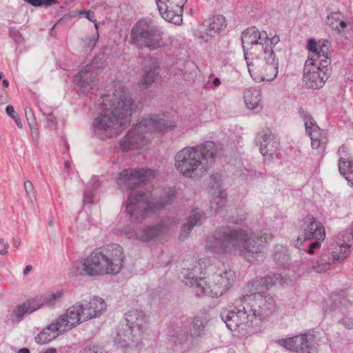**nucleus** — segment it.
Returning <instances> with one entry per match:
<instances>
[{
  "mask_svg": "<svg viewBox=\"0 0 353 353\" xmlns=\"http://www.w3.org/2000/svg\"><path fill=\"white\" fill-rule=\"evenodd\" d=\"M101 109L93 120L92 129L100 139H106L117 136L130 125L138 107L130 94L119 88L112 94L103 96Z\"/></svg>",
  "mask_w": 353,
  "mask_h": 353,
  "instance_id": "obj_1",
  "label": "nucleus"
},
{
  "mask_svg": "<svg viewBox=\"0 0 353 353\" xmlns=\"http://www.w3.org/2000/svg\"><path fill=\"white\" fill-rule=\"evenodd\" d=\"M271 233L261 231L256 236L247 230L230 227H221L207 236L205 247L216 254H240L261 252V244L256 238H264L265 241L272 239Z\"/></svg>",
  "mask_w": 353,
  "mask_h": 353,
  "instance_id": "obj_2",
  "label": "nucleus"
},
{
  "mask_svg": "<svg viewBox=\"0 0 353 353\" xmlns=\"http://www.w3.org/2000/svg\"><path fill=\"white\" fill-rule=\"evenodd\" d=\"M125 259L123 248L110 244L92 251L90 255L73 265L76 274L96 276L119 273Z\"/></svg>",
  "mask_w": 353,
  "mask_h": 353,
  "instance_id": "obj_3",
  "label": "nucleus"
},
{
  "mask_svg": "<svg viewBox=\"0 0 353 353\" xmlns=\"http://www.w3.org/2000/svg\"><path fill=\"white\" fill-rule=\"evenodd\" d=\"M212 141H207L196 147H185L175 155V167L185 177L193 178L205 174L216 154Z\"/></svg>",
  "mask_w": 353,
  "mask_h": 353,
  "instance_id": "obj_4",
  "label": "nucleus"
},
{
  "mask_svg": "<svg viewBox=\"0 0 353 353\" xmlns=\"http://www.w3.org/2000/svg\"><path fill=\"white\" fill-rule=\"evenodd\" d=\"M175 128L176 125L167 122L158 115H148L138 120L120 141V145L123 150L141 149L149 143L154 132H167Z\"/></svg>",
  "mask_w": 353,
  "mask_h": 353,
  "instance_id": "obj_5",
  "label": "nucleus"
},
{
  "mask_svg": "<svg viewBox=\"0 0 353 353\" xmlns=\"http://www.w3.org/2000/svg\"><path fill=\"white\" fill-rule=\"evenodd\" d=\"M175 199L174 191L166 190L159 199L152 198L148 193L130 192L126 204L125 212L131 221H141L148 214L169 204Z\"/></svg>",
  "mask_w": 353,
  "mask_h": 353,
  "instance_id": "obj_6",
  "label": "nucleus"
},
{
  "mask_svg": "<svg viewBox=\"0 0 353 353\" xmlns=\"http://www.w3.org/2000/svg\"><path fill=\"white\" fill-rule=\"evenodd\" d=\"M235 273L230 268L221 263L209 281L203 277H191L190 285L195 289L196 296H220L234 284Z\"/></svg>",
  "mask_w": 353,
  "mask_h": 353,
  "instance_id": "obj_7",
  "label": "nucleus"
},
{
  "mask_svg": "<svg viewBox=\"0 0 353 353\" xmlns=\"http://www.w3.org/2000/svg\"><path fill=\"white\" fill-rule=\"evenodd\" d=\"M130 43L138 48L155 50L167 45L163 29L152 20L141 19L132 28Z\"/></svg>",
  "mask_w": 353,
  "mask_h": 353,
  "instance_id": "obj_8",
  "label": "nucleus"
},
{
  "mask_svg": "<svg viewBox=\"0 0 353 353\" xmlns=\"http://www.w3.org/2000/svg\"><path fill=\"white\" fill-rule=\"evenodd\" d=\"M234 304V310H225L221 313V319L227 327L239 337H247L257 332L259 327L254 321H251L252 315L243 298L236 300Z\"/></svg>",
  "mask_w": 353,
  "mask_h": 353,
  "instance_id": "obj_9",
  "label": "nucleus"
},
{
  "mask_svg": "<svg viewBox=\"0 0 353 353\" xmlns=\"http://www.w3.org/2000/svg\"><path fill=\"white\" fill-rule=\"evenodd\" d=\"M280 41L277 35L268 34L266 32L259 31L255 27H250L241 34V43L246 61H253L260 54L268 53V48H275Z\"/></svg>",
  "mask_w": 353,
  "mask_h": 353,
  "instance_id": "obj_10",
  "label": "nucleus"
},
{
  "mask_svg": "<svg viewBox=\"0 0 353 353\" xmlns=\"http://www.w3.org/2000/svg\"><path fill=\"white\" fill-rule=\"evenodd\" d=\"M242 298L252 315L251 321H254L255 325L259 328L262 319L268 316L274 308L273 297L267 293L256 292L243 296Z\"/></svg>",
  "mask_w": 353,
  "mask_h": 353,
  "instance_id": "obj_11",
  "label": "nucleus"
},
{
  "mask_svg": "<svg viewBox=\"0 0 353 353\" xmlns=\"http://www.w3.org/2000/svg\"><path fill=\"white\" fill-rule=\"evenodd\" d=\"M190 319L187 316H181L170 323L168 327V339L177 349L188 351L195 346L194 341L189 334Z\"/></svg>",
  "mask_w": 353,
  "mask_h": 353,
  "instance_id": "obj_12",
  "label": "nucleus"
},
{
  "mask_svg": "<svg viewBox=\"0 0 353 353\" xmlns=\"http://www.w3.org/2000/svg\"><path fill=\"white\" fill-rule=\"evenodd\" d=\"M267 50L268 53L260 54L253 61L249 60L246 62L250 74L254 71L259 72L262 80L269 81L277 76L279 61L275 54L276 47Z\"/></svg>",
  "mask_w": 353,
  "mask_h": 353,
  "instance_id": "obj_13",
  "label": "nucleus"
},
{
  "mask_svg": "<svg viewBox=\"0 0 353 353\" xmlns=\"http://www.w3.org/2000/svg\"><path fill=\"white\" fill-rule=\"evenodd\" d=\"M276 343L296 353H317L319 346L314 332L277 339Z\"/></svg>",
  "mask_w": 353,
  "mask_h": 353,
  "instance_id": "obj_14",
  "label": "nucleus"
},
{
  "mask_svg": "<svg viewBox=\"0 0 353 353\" xmlns=\"http://www.w3.org/2000/svg\"><path fill=\"white\" fill-rule=\"evenodd\" d=\"M154 176L155 172L151 169H125L119 174L117 183L122 191H127Z\"/></svg>",
  "mask_w": 353,
  "mask_h": 353,
  "instance_id": "obj_15",
  "label": "nucleus"
},
{
  "mask_svg": "<svg viewBox=\"0 0 353 353\" xmlns=\"http://www.w3.org/2000/svg\"><path fill=\"white\" fill-rule=\"evenodd\" d=\"M330 74V68H323L321 65L312 62L311 59L305 61L303 79L307 87L314 89L322 88Z\"/></svg>",
  "mask_w": 353,
  "mask_h": 353,
  "instance_id": "obj_16",
  "label": "nucleus"
},
{
  "mask_svg": "<svg viewBox=\"0 0 353 353\" xmlns=\"http://www.w3.org/2000/svg\"><path fill=\"white\" fill-rule=\"evenodd\" d=\"M301 232V233L299 235L294 243L296 248H299L305 240L314 239L324 241L325 238L324 225L321 222L310 215L307 216L303 220Z\"/></svg>",
  "mask_w": 353,
  "mask_h": 353,
  "instance_id": "obj_17",
  "label": "nucleus"
},
{
  "mask_svg": "<svg viewBox=\"0 0 353 353\" xmlns=\"http://www.w3.org/2000/svg\"><path fill=\"white\" fill-rule=\"evenodd\" d=\"M161 17L168 21L179 24L187 0H155Z\"/></svg>",
  "mask_w": 353,
  "mask_h": 353,
  "instance_id": "obj_18",
  "label": "nucleus"
},
{
  "mask_svg": "<svg viewBox=\"0 0 353 353\" xmlns=\"http://www.w3.org/2000/svg\"><path fill=\"white\" fill-rule=\"evenodd\" d=\"M330 43L327 40H320L316 42L314 39H310L307 46L309 50L307 59L312 62L321 65L323 68L329 67L330 64Z\"/></svg>",
  "mask_w": 353,
  "mask_h": 353,
  "instance_id": "obj_19",
  "label": "nucleus"
},
{
  "mask_svg": "<svg viewBox=\"0 0 353 353\" xmlns=\"http://www.w3.org/2000/svg\"><path fill=\"white\" fill-rule=\"evenodd\" d=\"M226 27L225 19L223 15L214 16L203 23V26L194 30L197 39L205 42L210 41Z\"/></svg>",
  "mask_w": 353,
  "mask_h": 353,
  "instance_id": "obj_20",
  "label": "nucleus"
},
{
  "mask_svg": "<svg viewBox=\"0 0 353 353\" xmlns=\"http://www.w3.org/2000/svg\"><path fill=\"white\" fill-rule=\"evenodd\" d=\"M77 305L81 308V316L85 321L99 316L106 309L104 300L98 296H93L89 301H79Z\"/></svg>",
  "mask_w": 353,
  "mask_h": 353,
  "instance_id": "obj_21",
  "label": "nucleus"
},
{
  "mask_svg": "<svg viewBox=\"0 0 353 353\" xmlns=\"http://www.w3.org/2000/svg\"><path fill=\"white\" fill-rule=\"evenodd\" d=\"M97 74L94 66L87 65L74 79V88L81 94L88 93L94 86Z\"/></svg>",
  "mask_w": 353,
  "mask_h": 353,
  "instance_id": "obj_22",
  "label": "nucleus"
},
{
  "mask_svg": "<svg viewBox=\"0 0 353 353\" xmlns=\"http://www.w3.org/2000/svg\"><path fill=\"white\" fill-rule=\"evenodd\" d=\"M173 221L165 218L157 224L148 226L136 234V238L142 241H149L161 234L168 232L173 227Z\"/></svg>",
  "mask_w": 353,
  "mask_h": 353,
  "instance_id": "obj_23",
  "label": "nucleus"
},
{
  "mask_svg": "<svg viewBox=\"0 0 353 353\" xmlns=\"http://www.w3.org/2000/svg\"><path fill=\"white\" fill-rule=\"evenodd\" d=\"M345 250L342 253L337 251H326L321 254L319 259L312 264V268L316 273H323L330 270L331 265L337 261H343L345 259Z\"/></svg>",
  "mask_w": 353,
  "mask_h": 353,
  "instance_id": "obj_24",
  "label": "nucleus"
},
{
  "mask_svg": "<svg viewBox=\"0 0 353 353\" xmlns=\"http://www.w3.org/2000/svg\"><path fill=\"white\" fill-rule=\"evenodd\" d=\"M56 321L64 332H68L76 325L83 322L81 308L79 307L77 303L70 307L66 312L60 316Z\"/></svg>",
  "mask_w": 353,
  "mask_h": 353,
  "instance_id": "obj_25",
  "label": "nucleus"
},
{
  "mask_svg": "<svg viewBox=\"0 0 353 353\" xmlns=\"http://www.w3.org/2000/svg\"><path fill=\"white\" fill-rule=\"evenodd\" d=\"M274 139V134L268 128L263 129L257 134L255 141L260 146V152L263 156L272 155L275 152L277 142Z\"/></svg>",
  "mask_w": 353,
  "mask_h": 353,
  "instance_id": "obj_26",
  "label": "nucleus"
},
{
  "mask_svg": "<svg viewBox=\"0 0 353 353\" xmlns=\"http://www.w3.org/2000/svg\"><path fill=\"white\" fill-rule=\"evenodd\" d=\"M288 279L279 274L271 273L264 277L256 278L250 282L248 287L252 291L260 292L263 288H268L273 285H283Z\"/></svg>",
  "mask_w": 353,
  "mask_h": 353,
  "instance_id": "obj_27",
  "label": "nucleus"
},
{
  "mask_svg": "<svg viewBox=\"0 0 353 353\" xmlns=\"http://www.w3.org/2000/svg\"><path fill=\"white\" fill-rule=\"evenodd\" d=\"M160 72V68L157 60L150 58L143 66L140 79V84L146 87L151 85Z\"/></svg>",
  "mask_w": 353,
  "mask_h": 353,
  "instance_id": "obj_28",
  "label": "nucleus"
},
{
  "mask_svg": "<svg viewBox=\"0 0 353 353\" xmlns=\"http://www.w3.org/2000/svg\"><path fill=\"white\" fill-rule=\"evenodd\" d=\"M204 218L205 214L201 210L198 208L192 210L189 214L187 223L182 227L179 234L180 240H185L188 236L192 228L197 225H200Z\"/></svg>",
  "mask_w": 353,
  "mask_h": 353,
  "instance_id": "obj_29",
  "label": "nucleus"
},
{
  "mask_svg": "<svg viewBox=\"0 0 353 353\" xmlns=\"http://www.w3.org/2000/svg\"><path fill=\"white\" fill-rule=\"evenodd\" d=\"M64 333L59 325L56 320L47 325L43 330L35 337V341L39 344H46L54 339L59 334Z\"/></svg>",
  "mask_w": 353,
  "mask_h": 353,
  "instance_id": "obj_30",
  "label": "nucleus"
},
{
  "mask_svg": "<svg viewBox=\"0 0 353 353\" xmlns=\"http://www.w3.org/2000/svg\"><path fill=\"white\" fill-rule=\"evenodd\" d=\"M243 99L247 108L256 110L262 109L261 92L254 88H248L244 92Z\"/></svg>",
  "mask_w": 353,
  "mask_h": 353,
  "instance_id": "obj_31",
  "label": "nucleus"
},
{
  "mask_svg": "<svg viewBox=\"0 0 353 353\" xmlns=\"http://www.w3.org/2000/svg\"><path fill=\"white\" fill-rule=\"evenodd\" d=\"M37 303H34L32 299L23 303L21 305L17 306L10 314V321L12 323L20 322L25 314H31L37 310Z\"/></svg>",
  "mask_w": 353,
  "mask_h": 353,
  "instance_id": "obj_32",
  "label": "nucleus"
},
{
  "mask_svg": "<svg viewBox=\"0 0 353 353\" xmlns=\"http://www.w3.org/2000/svg\"><path fill=\"white\" fill-rule=\"evenodd\" d=\"M125 316L127 321L126 326L131 328L135 327L140 331L146 323V316L143 311L132 310L128 312Z\"/></svg>",
  "mask_w": 353,
  "mask_h": 353,
  "instance_id": "obj_33",
  "label": "nucleus"
},
{
  "mask_svg": "<svg viewBox=\"0 0 353 353\" xmlns=\"http://www.w3.org/2000/svg\"><path fill=\"white\" fill-rule=\"evenodd\" d=\"M61 297L62 293L58 292L57 293L46 294L32 299L34 303H37L35 307L37 310L44 306L54 307L61 301Z\"/></svg>",
  "mask_w": 353,
  "mask_h": 353,
  "instance_id": "obj_34",
  "label": "nucleus"
},
{
  "mask_svg": "<svg viewBox=\"0 0 353 353\" xmlns=\"http://www.w3.org/2000/svg\"><path fill=\"white\" fill-rule=\"evenodd\" d=\"M327 23L338 34L344 33L345 28H347L345 17L339 12H333L327 16Z\"/></svg>",
  "mask_w": 353,
  "mask_h": 353,
  "instance_id": "obj_35",
  "label": "nucleus"
},
{
  "mask_svg": "<svg viewBox=\"0 0 353 353\" xmlns=\"http://www.w3.org/2000/svg\"><path fill=\"white\" fill-rule=\"evenodd\" d=\"M205 325L206 322L200 317H196L192 323L190 322L189 332L195 345H197L199 339L205 335Z\"/></svg>",
  "mask_w": 353,
  "mask_h": 353,
  "instance_id": "obj_36",
  "label": "nucleus"
},
{
  "mask_svg": "<svg viewBox=\"0 0 353 353\" xmlns=\"http://www.w3.org/2000/svg\"><path fill=\"white\" fill-rule=\"evenodd\" d=\"M311 139V146L313 149L319 150L320 152L325 150L327 143L326 132L319 128L307 134Z\"/></svg>",
  "mask_w": 353,
  "mask_h": 353,
  "instance_id": "obj_37",
  "label": "nucleus"
},
{
  "mask_svg": "<svg viewBox=\"0 0 353 353\" xmlns=\"http://www.w3.org/2000/svg\"><path fill=\"white\" fill-rule=\"evenodd\" d=\"M132 328L126 326L125 330L117 332L115 341H117L122 347H132L137 342V339H134V335L132 334Z\"/></svg>",
  "mask_w": 353,
  "mask_h": 353,
  "instance_id": "obj_38",
  "label": "nucleus"
},
{
  "mask_svg": "<svg viewBox=\"0 0 353 353\" xmlns=\"http://www.w3.org/2000/svg\"><path fill=\"white\" fill-rule=\"evenodd\" d=\"M226 193L222 190L214 191L210 202V209L214 213L221 214L226 202Z\"/></svg>",
  "mask_w": 353,
  "mask_h": 353,
  "instance_id": "obj_39",
  "label": "nucleus"
},
{
  "mask_svg": "<svg viewBox=\"0 0 353 353\" xmlns=\"http://www.w3.org/2000/svg\"><path fill=\"white\" fill-rule=\"evenodd\" d=\"M339 241H337V243L339 244L340 251L338 252V253H342L345 251H347V253L345 254V259L347 258V255L350 252V243L353 242V231L352 229H348L343 231L339 234L338 236Z\"/></svg>",
  "mask_w": 353,
  "mask_h": 353,
  "instance_id": "obj_40",
  "label": "nucleus"
},
{
  "mask_svg": "<svg viewBox=\"0 0 353 353\" xmlns=\"http://www.w3.org/2000/svg\"><path fill=\"white\" fill-rule=\"evenodd\" d=\"M274 260L275 263L281 267H286L290 264V254L288 249L282 245H276L274 248Z\"/></svg>",
  "mask_w": 353,
  "mask_h": 353,
  "instance_id": "obj_41",
  "label": "nucleus"
},
{
  "mask_svg": "<svg viewBox=\"0 0 353 353\" xmlns=\"http://www.w3.org/2000/svg\"><path fill=\"white\" fill-rule=\"evenodd\" d=\"M338 166L340 173L353 186V161H346L344 159L341 158L339 161Z\"/></svg>",
  "mask_w": 353,
  "mask_h": 353,
  "instance_id": "obj_42",
  "label": "nucleus"
},
{
  "mask_svg": "<svg viewBox=\"0 0 353 353\" xmlns=\"http://www.w3.org/2000/svg\"><path fill=\"white\" fill-rule=\"evenodd\" d=\"M299 113L304 121L305 132L307 134H310L314 130L320 128L311 114L307 111L304 110L303 108H299Z\"/></svg>",
  "mask_w": 353,
  "mask_h": 353,
  "instance_id": "obj_43",
  "label": "nucleus"
},
{
  "mask_svg": "<svg viewBox=\"0 0 353 353\" xmlns=\"http://www.w3.org/2000/svg\"><path fill=\"white\" fill-rule=\"evenodd\" d=\"M332 303L330 310L331 311L334 310L337 308H347L349 306L352 305V302L345 296H341L340 295H334L331 297Z\"/></svg>",
  "mask_w": 353,
  "mask_h": 353,
  "instance_id": "obj_44",
  "label": "nucleus"
},
{
  "mask_svg": "<svg viewBox=\"0 0 353 353\" xmlns=\"http://www.w3.org/2000/svg\"><path fill=\"white\" fill-rule=\"evenodd\" d=\"M6 112L10 117H11L14 121L18 128H23V124L21 121V119L19 114L15 112L14 107L12 105H8L6 108Z\"/></svg>",
  "mask_w": 353,
  "mask_h": 353,
  "instance_id": "obj_45",
  "label": "nucleus"
},
{
  "mask_svg": "<svg viewBox=\"0 0 353 353\" xmlns=\"http://www.w3.org/2000/svg\"><path fill=\"white\" fill-rule=\"evenodd\" d=\"M99 39V34L97 31L96 34L92 36H88L83 39L85 46L90 50H92L96 46Z\"/></svg>",
  "mask_w": 353,
  "mask_h": 353,
  "instance_id": "obj_46",
  "label": "nucleus"
},
{
  "mask_svg": "<svg viewBox=\"0 0 353 353\" xmlns=\"http://www.w3.org/2000/svg\"><path fill=\"white\" fill-rule=\"evenodd\" d=\"M32 6H50L57 3V0H23Z\"/></svg>",
  "mask_w": 353,
  "mask_h": 353,
  "instance_id": "obj_47",
  "label": "nucleus"
},
{
  "mask_svg": "<svg viewBox=\"0 0 353 353\" xmlns=\"http://www.w3.org/2000/svg\"><path fill=\"white\" fill-rule=\"evenodd\" d=\"M24 189L27 196L29 197L31 202H33V200H35L36 197L34 195V185L30 181L26 180L24 181Z\"/></svg>",
  "mask_w": 353,
  "mask_h": 353,
  "instance_id": "obj_48",
  "label": "nucleus"
},
{
  "mask_svg": "<svg viewBox=\"0 0 353 353\" xmlns=\"http://www.w3.org/2000/svg\"><path fill=\"white\" fill-rule=\"evenodd\" d=\"M339 323L343 325L346 329H353V319L349 317H343L339 321Z\"/></svg>",
  "mask_w": 353,
  "mask_h": 353,
  "instance_id": "obj_49",
  "label": "nucleus"
},
{
  "mask_svg": "<svg viewBox=\"0 0 353 353\" xmlns=\"http://www.w3.org/2000/svg\"><path fill=\"white\" fill-rule=\"evenodd\" d=\"M83 202L89 204L93 202V194L88 187H86L84 190Z\"/></svg>",
  "mask_w": 353,
  "mask_h": 353,
  "instance_id": "obj_50",
  "label": "nucleus"
},
{
  "mask_svg": "<svg viewBox=\"0 0 353 353\" xmlns=\"http://www.w3.org/2000/svg\"><path fill=\"white\" fill-rule=\"evenodd\" d=\"M44 117H46V121L48 122V125L50 128H56L57 125V121L56 118L53 115L52 113L49 114H43Z\"/></svg>",
  "mask_w": 353,
  "mask_h": 353,
  "instance_id": "obj_51",
  "label": "nucleus"
},
{
  "mask_svg": "<svg viewBox=\"0 0 353 353\" xmlns=\"http://www.w3.org/2000/svg\"><path fill=\"white\" fill-rule=\"evenodd\" d=\"M10 36L17 43H20L22 41L21 34L19 30L11 28L9 31Z\"/></svg>",
  "mask_w": 353,
  "mask_h": 353,
  "instance_id": "obj_52",
  "label": "nucleus"
},
{
  "mask_svg": "<svg viewBox=\"0 0 353 353\" xmlns=\"http://www.w3.org/2000/svg\"><path fill=\"white\" fill-rule=\"evenodd\" d=\"M323 241H320L319 239H316L315 241L310 243L309 248H308L307 252L310 254H314V250L316 249H319L320 248L321 243Z\"/></svg>",
  "mask_w": 353,
  "mask_h": 353,
  "instance_id": "obj_53",
  "label": "nucleus"
},
{
  "mask_svg": "<svg viewBox=\"0 0 353 353\" xmlns=\"http://www.w3.org/2000/svg\"><path fill=\"white\" fill-rule=\"evenodd\" d=\"M80 14L84 15V17L92 22H95L96 19L92 12L90 10H81L79 12Z\"/></svg>",
  "mask_w": 353,
  "mask_h": 353,
  "instance_id": "obj_54",
  "label": "nucleus"
},
{
  "mask_svg": "<svg viewBox=\"0 0 353 353\" xmlns=\"http://www.w3.org/2000/svg\"><path fill=\"white\" fill-rule=\"evenodd\" d=\"M80 353H100L99 349L97 346L85 347Z\"/></svg>",
  "mask_w": 353,
  "mask_h": 353,
  "instance_id": "obj_55",
  "label": "nucleus"
},
{
  "mask_svg": "<svg viewBox=\"0 0 353 353\" xmlns=\"http://www.w3.org/2000/svg\"><path fill=\"white\" fill-rule=\"evenodd\" d=\"M124 232H125V236L129 239H131L134 236L136 237V234L137 233V232H134V231L133 230H131V229L128 230L127 228L124 230Z\"/></svg>",
  "mask_w": 353,
  "mask_h": 353,
  "instance_id": "obj_56",
  "label": "nucleus"
},
{
  "mask_svg": "<svg viewBox=\"0 0 353 353\" xmlns=\"http://www.w3.org/2000/svg\"><path fill=\"white\" fill-rule=\"evenodd\" d=\"M8 248H9V243H5L3 248L0 250V254L1 255H6L8 253Z\"/></svg>",
  "mask_w": 353,
  "mask_h": 353,
  "instance_id": "obj_57",
  "label": "nucleus"
},
{
  "mask_svg": "<svg viewBox=\"0 0 353 353\" xmlns=\"http://www.w3.org/2000/svg\"><path fill=\"white\" fill-rule=\"evenodd\" d=\"M32 268L30 265H27L23 270V274L24 276H26L29 274V272L32 270Z\"/></svg>",
  "mask_w": 353,
  "mask_h": 353,
  "instance_id": "obj_58",
  "label": "nucleus"
},
{
  "mask_svg": "<svg viewBox=\"0 0 353 353\" xmlns=\"http://www.w3.org/2000/svg\"><path fill=\"white\" fill-rule=\"evenodd\" d=\"M21 243V241L19 239H13L12 245L15 248H18Z\"/></svg>",
  "mask_w": 353,
  "mask_h": 353,
  "instance_id": "obj_59",
  "label": "nucleus"
},
{
  "mask_svg": "<svg viewBox=\"0 0 353 353\" xmlns=\"http://www.w3.org/2000/svg\"><path fill=\"white\" fill-rule=\"evenodd\" d=\"M212 83L215 87H218L219 85H221V80L219 78L216 77L214 79Z\"/></svg>",
  "mask_w": 353,
  "mask_h": 353,
  "instance_id": "obj_60",
  "label": "nucleus"
},
{
  "mask_svg": "<svg viewBox=\"0 0 353 353\" xmlns=\"http://www.w3.org/2000/svg\"><path fill=\"white\" fill-rule=\"evenodd\" d=\"M7 98L6 96L1 95L0 96V104H3L7 103Z\"/></svg>",
  "mask_w": 353,
  "mask_h": 353,
  "instance_id": "obj_61",
  "label": "nucleus"
},
{
  "mask_svg": "<svg viewBox=\"0 0 353 353\" xmlns=\"http://www.w3.org/2000/svg\"><path fill=\"white\" fill-rule=\"evenodd\" d=\"M18 353H30V350L28 348H21L18 351Z\"/></svg>",
  "mask_w": 353,
  "mask_h": 353,
  "instance_id": "obj_62",
  "label": "nucleus"
},
{
  "mask_svg": "<svg viewBox=\"0 0 353 353\" xmlns=\"http://www.w3.org/2000/svg\"><path fill=\"white\" fill-rule=\"evenodd\" d=\"M2 84L4 87H8L9 81L7 79H3L2 81Z\"/></svg>",
  "mask_w": 353,
  "mask_h": 353,
  "instance_id": "obj_63",
  "label": "nucleus"
},
{
  "mask_svg": "<svg viewBox=\"0 0 353 353\" xmlns=\"http://www.w3.org/2000/svg\"><path fill=\"white\" fill-rule=\"evenodd\" d=\"M65 165V168H70V162H69V161H66V162L65 163V165Z\"/></svg>",
  "mask_w": 353,
  "mask_h": 353,
  "instance_id": "obj_64",
  "label": "nucleus"
}]
</instances>
